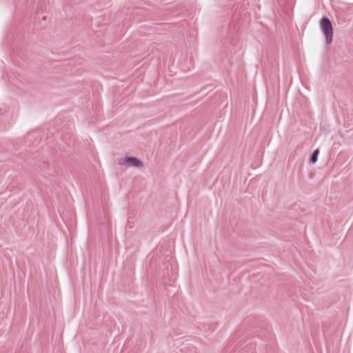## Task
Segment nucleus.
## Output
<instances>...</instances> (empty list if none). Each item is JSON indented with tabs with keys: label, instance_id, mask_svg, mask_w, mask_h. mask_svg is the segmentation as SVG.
<instances>
[{
	"label": "nucleus",
	"instance_id": "1",
	"mask_svg": "<svg viewBox=\"0 0 353 353\" xmlns=\"http://www.w3.org/2000/svg\"><path fill=\"white\" fill-rule=\"evenodd\" d=\"M320 27L322 32L325 37V41L327 44H330L332 42L334 28L331 21L327 17H323L320 21Z\"/></svg>",
	"mask_w": 353,
	"mask_h": 353
},
{
	"label": "nucleus",
	"instance_id": "2",
	"mask_svg": "<svg viewBox=\"0 0 353 353\" xmlns=\"http://www.w3.org/2000/svg\"><path fill=\"white\" fill-rule=\"evenodd\" d=\"M123 160L125 163L134 168H141L143 166L142 162L135 157H125Z\"/></svg>",
	"mask_w": 353,
	"mask_h": 353
},
{
	"label": "nucleus",
	"instance_id": "3",
	"mask_svg": "<svg viewBox=\"0 0 353 353\" xmlns=\"http://www.w3.org/2000/svg\"><path fill=\"white\" fill-rule=\"evenodd\" d=\"M319 150L317 149L314 150L310 157V161L312 163H315L317 161Z\"/></svg>",
	"mask_w": 353,
	"mask_h": 353
}]
</instances>
